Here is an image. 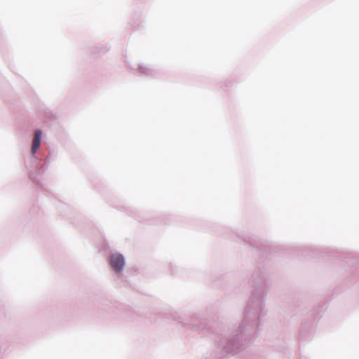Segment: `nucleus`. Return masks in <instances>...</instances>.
Returning a JSON list of instances; mask_svg holds the SVG:
<instances>
[{
  "label": "nucleus",
  "instance_id": "2",
  "mask_svg": "<svg viewBox=\"0 0 359 359\" xmlns=\"http://www.w3.org/2000/svg\"><path fill=\"white\" fill-rule=\"evenodd\" d=\"M42 132L38 130L34 133V137L32 142V152L34 154L41 144Z\"/></svg>",
  "mask_w": 359,
  "mask_h": 359
},
{
  "label": "nucleus",
  "instance_id": "1",
  "mask_svg": "<svg viewBox=\"0 0 359 359\" xmlns=\"http://www.w3.org/2000/svg\"><path fill=\"white\" fill-rule=\"evenodd\" d=\"M110 266L116 272L122 271L124 266V258L122 255L115 254L110 257Z\"/></svg>",
  "mask_w": 359,
  "mask_h": 359
}]
</instances>
